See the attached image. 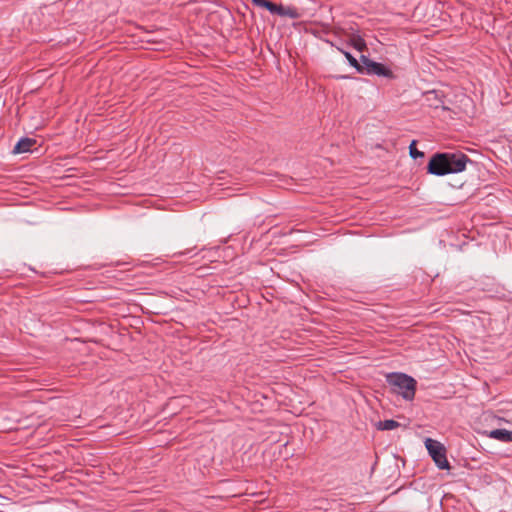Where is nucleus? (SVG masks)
Here are the masks:
<instances>
[{
	"instance_id": "f257e3e1",
	"label": "nucleus",
	"mask_w": 512,
	"mask_h": 512,
	"mask_svg": "<svg viewBox=\"0 0 512 512\" xmlns=\"http://www.w3.org/2000/svg\"><path fill=\"white\" fill-rule=\"evenodd\" d=\"M468 162V156L463 153H437L430 159L427 169L430 174L444 176L464 171Z\"/></svg>"
},
{
	"instance_id": "f03ea898",
	"label": "nucleus",
	"mask_w": 512,
	"mask_h": 512,
	"mask_svg": "<svg viewBox=\"0 0 512 512\" xmlns=\"http://www.w3.org/2000/svg\"><path fill=\"white\" fill-rule=\"evenodd\" d=\"M386 381L393 393L401 395L407 401L414 399L417 382L413 377L404 373L393 372L387 374Z\"/></svg>"
},
{
	"instance_id": "7ed1b4c3",
	"label": "nucleus",
	"mask_w": 512,
	"mask_h": 512,
	"mask_svg": "<svg viewBox=\"0 0 512 512\" xmlns=\"http://www.w3.org/2000/svg\"><path fill=\"white\" fill-rule=\"evenodd\" d=\"M254 5L267 9L271 14L290 19H298L301 14L298 8L294 6H283L275 4L269 0H251Z\"/></svg>"
},
{
	"instance_id": "20e7f679",
	"label": "nucleus",
	"mask_w": 512,
	"mask_h": 512,
	"mask_svg": "<svg viewBox=\"0 0 512 512\" xmlns=\"http://www.w3.org/2000/svg\"><path fill=\"white\" fill-rule=\"evenodd\" d=\"M425 447L439 469L444 470L450 468V464L446 457V449L442 443L437 440L427 438L425 440Z\"/></svg>"
},
{
	"instance_id": "39448f33",
	"label": "nucleus",
	"mask_w": 512,
	"mask_h": 512,
	"mask_svg": "<svg viewBox=\"0 0 512 512\" xmlns=\"http://www.w3.org/2000/svg\"><path fill=\"white\" fill-rule=\"evenodd\" d=\"M361 59L368 74L383 76L389 79L395 78L392 70L386 67L384 64L372 61L365 56H362Z\"/></svg>"
},
{
	"instance_id": "423d86ee",
	"label": "nucleus",
	"mask_w": 512,
	"mask_h": 512,
	"mask_svg": "<svg viewBox=\"0 0 512 512\" xmlns=\"http://www.w3.org/2000/svg\"><path fill=\"white\" fill-rule=\"evenodd\" d=\"M36 143V140L31 138H21L14 146L13 152L15 154L26 153L31 150L32 146Z\"/></svg>"
},
{
	"instance_id": "0eeeda50",
	"label": "nucleus",
	"mask_w": 512,
	"mask_h": 512,
	"mask_svg": "<svg viewBox=\"0 0 512 512\" xmlns=\"http://www.w3.org/2000/svg\"><path fill=\"white\" fill-rule=\"evenodd\" d=\"M489 437L502 442H512V431L506 429H495L490 431Z\"/></svg>"
},
{
	"instance_id": "6e6552de",
	"label": "nucleus",
	"mask_w": 512,
	"mask_h": 512,
	"mask_svg": "<svg viewBox=\"0 0 512 512\" xmlns=\"http://www.w3.org/2000/svg\"><path fill=\"white\" fill-rule=\"evenodd\" d=\"M349 43L357 50V51H364L366 48V43L364 39L356 34H352L349 40Z\"/></svg>"
},
{
	"instance_id": "1a4fd4ad",
	"label": "nucleus",
	"mask_w": 512,
	"mask_h": 512,
	"mask_svg": "<svg viewBox=\"0 0 512 512\" xmlns=\"http://www.w3.org/2000/svg\"><path fill=\"white\" fill-rule=\"evenodd\" d=\"M399 423L395 420H384L377 423V428L382 431L393 430L399 427Z\"/></svg>"
},
{
	"instance_id": "9d476101",
	"label": "nucleus",
	"mask_w": 512,
	"mask_h": 512,
	"mask_svg": "<svg viewBox=\"0 0 512 512\" xmlns=\"http://www.w3.org/2000/svg\"><path fill=\"white\" fill-rule=\"evenodd\" d=\"M338 50L343 53V55L345 56V58L348 60L349 64L352 67L357 69V71H359V72L363 71V68L360 66V64L358 63L357 59L354 56H352L351 53H349L347 51H344L343 49H340V48H338Z\"/></svg>"
},
{
	"instance_id": "9b49d317",
	"label": "nucleus",
	"mask_w": 512,
	"mask_h": 512,
	"mask_svg": "<svg viewBox=\"0 0 512 512\" xmlns=\"http://www.w3.org/2000/svg\"><path fill=\"white\" fill-rule=\"evenodd\" d=\"M409 153L413 159L424 157V153L416 148V141L413 140L409 146Z\"/></svg>"
},
{
	"instance_id": "f8f14e48",
	"label": "nucleus",
	"mask_w": 512,
	"mask_h": 512,
	"mask_svg": "<svg viewBox=\"0 0 512 512\" xmlns=\"http://www.w3.org/2000/svg\"><path fill=\"white\" fill-rule=\"evenodd\" d=\"M342 32H343V30H342V29H340V28H338V27H335V31H334V33H335L336 35H340Z\"/></svg>"
}]
</instances>
